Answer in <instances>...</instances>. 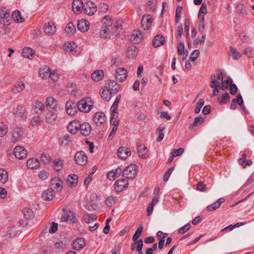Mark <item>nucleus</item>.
Instances as JSON below:
<instances>
[{"label":"nucleus","instance_id":"nucleus-1","mask_svg":"<svg viewBox=\"0 0 254 254\" xmlns=\"http://www.w3.org/2000/svg\"><path fill=\"white\" fill-rule=\"evenodd\" d=\"M120 29V26L116 22L115 23L113 28L102 27L100 32V37L102 38H108L114 34L119 35L120 32L119 30Z\"/></svg>","mask_w":254,"mask_h":254},{"label":"nucleus","instance_id":"nucleus-2","mask_svg":"<svg viewBox=\"0 0 254 254\" xmlns=\"http://www.w3.org/2000/svg\"><path fill=\"white\" fill-rule=\"evenodd\" d=\"M11 141L15 143L21 140L24 136V130L22 127L19 125H15L11 132Z\"/></svg>","mask_w":254,"mask_h":254},{"label":"nucleus","instance_id":"nucleus-3","mask_svg":"<svg viewBox=\"0 0 254 254\" xmlns=\"http://www.w3.org/2000/svg\"><path fill=\"white\" fill-rule=\"evenodd\" d=\"M80 4L82 6V9H80V12L83 11L85 14L88 15H92L96 11V5L92 1H88L85 4H83V3L80 0Z\"/></svg>","mask_w":254,"mask_h":254},{"label":"nucleus","instance_id":"nucleus-4","mask_svg":"<svg viewBox=\"0 0 254 254\" xmlns=\"http://www.w3.org/2000/svg\"><path fill=\"white\" fill-rule=\"evenodd\" d=\"M137 166L135 164H130L123 170V176L128 179H133L135 177Z\"/></svg>","mask_w":254,"mask_h":254},{"label":"nucleus","instance_id":"nucleus-5","mask_svg":"<svg viewBox=\"0 0 254 254\" xmlns=\"http://www.w3.org/2000/svg\"><path fill=\"white\" fill-rule=\"evenodd\" d=\"M65 109L66 113L70 116H74L77 113V110H79V101L73 102L69 101L66 103Z\"/></svg>","mask_w":254,"mask_h":254},{"label":"nucleus","instance_id":"nucleus-6","mask_svg":"<svg viewBox=\"0 0 254 254\" xmlns=\"http://www.w3.org/2000/svg\"><path fill=\"white\" fill-rule=\"evenodd\" d=\"M80 112L85 113L89 112L93 106V102L90 98H86L80 100Z\"/></svg>","mask_w":254,"mask_h":254},{"label":"nucleus","instance_id":"nucleus-7","mask_svg":"<svg viewBox=\"0 0 254 254\" xmlns=\"http://www.w3.org/2000/svg\"><path fill=\"white\" fill-rule=\"evenodd\" d=\"M104 88L110 92V94H115L119 91L120 86L115 80H110L108 81Z\"/></svg>","mask_w":254,"mask_h":254},{"label":"nucleus","instance_id":"nucleus-8","mask_svg":"<svg viewBox=\"0 0 254 254\" xmlns=\"http://www.w3.org/2000/svg\"><path fill=\"white\" fill-rule=\"evenodd\" d=\"M115 76L118 81L122 82L127 79V72L125 68L119 67L116 70Z\"/></svg>","mask_w":254,"mask_h":254},{"label":"nucleus","instance_id":"nucleus-9","mask_svg":"<svg viewBox=\"0 0 254 254\" xmlns=\"http://www.w3.org/2000/svg\"><path fill=\"white\" fill-rule=\"evenodd\" d=\"M210 86L214 88L213 90V95L215 96L218 94L219 88H220V82L216 80V76L212 74L210 76Z\"/></svg>","mask_w":254,"mask_h":254},{"label":"nucleus","instance_id":"nucleus-10","mask_svg":"<svg viewBox=\"0 0 254 254\" xmlns=\"http://www.w3.org/2000/svg\"><path fill=\"white\" fill-rule=\"evenodd\" d=\"M13 154L16 158L19 159H21L27 156V151L23 146H17L14 149Z\"/></svg>","mask_w":254,"mask_h":254},{"label":"nucleus","instance_id":"nucleus-11","mask_svg":"<svg viewBox=\"0 0 254 254\" xmlns=\"http://www.w3.org/2000/svg\"><path fill=\"white\" fill-rule=\"evenodd\" d=\"M131 155L130 150L126 147H120L118 150L117 155L122 160L126 159Z\"/></svg>","mask_w":254,"mask_h":254},{"label":"nucleus","instance_id":"nucleus-12","mask_svg":"<svg viewBox=\"0 0 254 254\" xmlns=\"http://www.w3.org/2000/svg\"><path fill=\"white\" fill-rule=\"evenodd\" d=\"M93 121L96 125H101L106 121L105 115L103 112L96 113L93 116Z\"/></svg>","mask_w":254,"mask_h":254},{"label":"nucleus","instance_id":"nucleus-13","mask_svg":"<svg viewBox=\"0 0 254 254\" xmlns=\"http://www.w3.org/2000/svg\"><path fill=\"white\" fill-rule=\"evenodd\" d=\"M127 181L124 179L117 180L114 184L115 190L118 192H121L127 188Z\"/></svg>","mask_w":254,"mask_h":254},{"label":"nucleus","instance_id":"nucleus-14","mask_svg":"<svg viewBox=\"0 0 254 254\" xmlns=\"http://www.w3.org/2000/svg\"><path fill=\"white\" fill-rule=\"evenodd\" d=\"M57 118V110H48L46 119L47 122L51 124H54Z\"/></svg>","mask_w":254,"mask_h":254},{"label":"nucleus","instance_id":"nucleus-15","mask_svg":"<svg viewBox=\"0 0 254 254\" xmlns=\"http://www.w3.org/2000/svg\"><path fill=\"white\" fill-rule=\"evenodd\" d=\"M152 18L149 15L144 16L142 18L141 24L142 28L144 30H148L151 26Z\"/></svg>","mask_w":254,"mask_h":254},{"label":"nucleus","instance_id":"nucleus-16","mask_svg":"<svg viewBox=\"0 0 254 254\" xmlns=\"http://www.w3.org/2000/svg\"><path fill=\"white\" fill-rule=\"evenodd\" d=\"M57 101L53 97H50L47 99L46 108L48 110H57Z\"/></svg>","mask_w":254,"mask_h":254},{"label":"nucleus","instance_id":"nucleus-17","mask_svg":"<svg viewBox=\"0 0 254 254\" xmlns=\"http://www.w3.org/2000/svg\"><path fill=\"white\" fill-rule=\"evenodd\" d=\"M122 172V169L121 167H118L116 170L109 171L107 174V178L110 180H115L118 178L121 173Z\"/></svg>","mask_w":254,"mask_h":254},{"label":"nucleus","instance_id":"nucleus-18","mask_svg":"<svg viewBox=\"0 0 254 254\" xmlns=\"http://www.w3.org/2000/svg\"><path fill=\"white\" fill-rule=\"evenodd\" d=\"M14 114L15 117L21 118H26V109L25 107L22 105H18L14 110Z\"/></svg>","mask_w":254,"mask_h":254},{"label":"nucleus","instance_id":"nucleus-19","mask_svg":"<svg viewBox=\"0 0 254 254\" xmlns=\"http://www.w3.org/2000/svg\"><path fill=\"white\" fill-rule=\"evenodd\" d=\"M55 196V193L53 188H50L44 191L42 197L45 200H52Z\"/></svg>","mask_w":254,"mask_h":254},{"label":"nucleus","instance_id":"nucleus-20","mask_svg":"<svg viewBox=\"0 0 254 254\" xmlns=\"http://www.w3.org/2000/svg\"><path fill=\"white\" fill-rule=\"evenodd\" d=\"M78 176L75 174L68 175L67 178V184L70 187L75 186L78 181Z\"/></svg>","mask_w":254,"mask_h":254},{"label":"nucleus","instance_id":"nucleus-21","mask_svg":"<svg viewBox=\"0 0 254 254\" xmlns=\"http://www.w3.org/2000/svg\"><path fill=\"white\" fill-rule=\"evenodd\" d=\"M25 88V84L22 81L17 82L12 87L11 92L14 94H18L22 92Z\"/></svg>","mask_w":254,"mask_h":254},{"label":"nucleus","instance_id":"nucleus-22","mask_svg":"<svg viewBox=\"0 0 254 254\" xmlns=\"http://www.w3.org/2000/svg\"><path fill=\"white\" fill-rule=\"evenodd\" d=\"M224 201L225 199L224 198H220L216 202L207 207V211H212L218 209L220 206L221 204L224 203Z\"/></svg>","mask_w":254,"mask_h":254},{"label":"nucleus","instance_id":"nucleus-23","mask_svg":"<svg viewBox=\"0 0 254 254\" xmlns=\"http://www.w3.org/2000/svg\"><path fill=\"white\" fill-rule=\"evenodd\" d=\"M165 42V39L164 37L160 35L155 36L152 41L153 45L155 47H158L164 44Z\"/></svg>","mask_w":254,"mask_h":254},{"label":"nucleus","instance_id":"nucleus-24","mask_svg":"<svg viewBox=\"0 0 254 254\" xmlns=\"http://www.w3.org/2000/svg\"><path fill=\"white\" fill-rule=\"evenodd\" d=\"M91 130V127L89 123H84L80 124V134L84 136L88 135Z\"/></svg>","mask_w":254,"mask_h":254},{"label":"nucleus","instance_id":"nucleus-25","mask_svg":"<svg viewBox=\"0 0 254 254\" xmlns=\"http://www.w3.org/2000/svg\"><path fill=\"white\" fill-rule=\"evenodd\" d=\"M27 167L31 169H35L40 166L39 161L35 158L28 159L27 161Z\"/></svg>","mask_w":254,"mask_h":254},{"label":"nucleus","instance_id":"nucleus-26","mask_svg":"<svg viewBox=\"0 0 254 254\" xmlns=\"http://www.w3.org/2000/svg\"><path fill=\"white\" fill-rule=\"evenodd\" d=\"M51 186L58 191L63 189V182L58 178H54L51 180Z\"/></svg>","mask_w":254,"mask_h":254},{"label":"nucleus","instance_id":"nucleus-27","mask_svg":"<svg viewBox=\"0 0 254 254\" xmlns=\"http://www.w3.org/2000/svg\"><path fill=\"white\" fill-rule=\"evenodd\" d=\"M104 73L102 70H97L93 72L91 75V78L93 80L98 81L102 79L104 77Z\"/></svg>","mask_w":254,"mask_h":254},{"label":"nucleus","instance_id":"nucleus-28","mask_svg":"<svg viewBox=\"0 0 254 254\" xmlns=\"http://www.w3.org/2000/svg\"><path fill=\"white\" fill-rule=\"evenodd\" d=\"M13 20L17 23H22L24 22V18L21 15L20 11L18 10H14L11 15Z\"/></svg>","mask_w":254,"mask_h":254},{"label":"nucleus","instance_id":"nucleus-29","mask_svg":"<svg viewBox=\"0 0 254 254\" xmlns=\"http://www.w3.org/2000/svg\"><path fill=\"white\" fill-rule=\"evenodd\" d=\"M127 57L130 59H133L138 54L137 48L134 46H131L128 47L127 52Z\"/></svg>","mask_w":254,"mask_h":254},{"label":"nucleus","instance_id":"nucleus-30","mask_svg":"<svg viewBox=\"0 0 254 254\" xmlns=\"http://www.w3.org/2000/svg\"><path fill=\"white\" fill-rule=\"evenodd\" d=\"M76 48V46L73 42H66L64 45V51L67 53H69L70 54H73V53L75 52L74 50Z\"/></svg>","mask_w":254,"mask_h":254},{"label":"nucleus","instance_id":"nucleus-31","mask_svg":"<svg viewBox=\"0 0 254 254\" xmlns=\"http://www.w3.org/2000/svg\"><path fill=\"white\" fill-rule=\"evenodd\" d=\"M44 31L49 35H53L56 32V27L53 23L49 22L44 26Z\"/></svg>","mask_w":254,"mask_h":254},{"label":"nucleus","instance_id":"nucleus-32","mask_svg":"<svg viewBox=\"0 0 254 254\" xmlns=\"http://www.w3.org/2000/svg\"><path fill=\"white\" fill-rule=\"evenodd\" d=\"M102 23L104 27L114 28V26H112L113 20L111 16L106 15L102 19Z\"/></svg>","mask_w":254,"mask_h":254},{"label":"nucleus","instance_id":"nucleus-33","mask_svg":"<svg viewBox=\"0 0 254 254\" xmlns=\"http://www.w3.org/2000/svg\"><path fill=\"white\" fill-rule=\"evenodd\" d=\"M228 54L234 60H238L241 57V54L235 48L230 47Z\"/></svg>","mask_w":254,"mask_h":254},{"label":"nucleus","instance_id":"nucleus-34","mask_svg":"<svg viewBox=\"0 0 254 254\" xmlns=\"http://www.w3.org/2000/svg\"><path fill=\"white\" fill-rule=\"evenodd\" d=\"M8 180V174L7 171L4 169H0V182L5 184Z\"/></svg>","mask_w":254,"mask_h":254},{"label":"nucleus","instance_id":"nucleus-35","mask_svg":"<svg viewBox=\"0 0 254 254\" xmlns=\"http://www.w3.org/2000/svg\"><path fill=\"white\" fill-rule=\"evenodd\" d=\"M34 53L33 50L30 48H25L23 49L22 55L24 57L32 59L33 57Z\"/></svg>","mask_w":254,"mask_h":254},{"label":"nucleus","instance_id":"nucleus-36","mask_svg":"<svg viewBox=\"0 0 254 254\" xmlns=\"http://www.w3.org/2000/svg\"><path fill=\"white\" fill-rule=\"evenodd\" d=\"M89 28V22L85 19H80V32H85Z\"/></svg>","mask_w":254,"mask_h":254},{"label":"nucleus","instance_id":"nucleus-37","mask_svg":"<svg viewBox=\"0 0 254 254\" xmlns=\"http://www.w3.org/2000/svg\"><path fill=\"white\" fill-rule=\"evenodd\" d=\"M65 31L69 35H72L75 33L76 29L72 22H69L67 24L65 28Z\"/></svg>","mask_w":254,"mask_h":254},{"label":"nucleus","instance_id":"nucleus-38","mask_svg":"<svg viewBox=\"0 0 254 254\" xmlns=\"http://www.w3.org/2000/svg\"><path fill=\"white\" fill-rule=\"evenodd\" d=\"M137 153L140 157H145L147 153V147L143 144L139 145L137 147Z\"/></svg>","mask_w":254,"mask_h":254},{"label":"nucleus","instance_id":"nucleus-39","mask_svg":"<svg viewBox=\"0 0 254 254\" xmlns=\"http://www.w3.org/2000/svg\"><path fill=\"white\" fill-rule=\"evenodd\" d=\"M50 72V68L48 66H45L40 69L39 74L43 78H46L49 77Z\"/></svg>","mask_w":254,"mask_h":254},{"label":"nucleus","instance_id":"nucleus-40","mask_svg":"<svg viewBox=\"0 0 254 254\" xmlns=\"http://www.w3.org/2000/svg\"><path fill=\"white\" fill-rule=\"evenodd\" d=\"M237 11L243 16H245L248 14L247 7L242 3L238 4L237 5Z\"/></svg>","mask_w":254,"mask_h":254},{"label":"nucleus","instance_id":"nucleus-41","mask_svg":"<svg viewBox=\"0 0 254 254\" xmlns=\"http://www.w3.org/2000/svg\"><path fill=\"white\" fill-rule=\"evenodd\" d=\"M23 214L24 218L26 219H31L34 217L32 210L29 208H24L23 210Z\"/></svg>","mask_w":254,"mask_h":254},{"label":"nucleus","instance_id":"nucleus-42","mask_svg":"<svg viewBox=\"0 0 254 254\" xmlns=\"http://www.w3.org/2000/svg\"><path fill=\"white\" fill-rule=\"evenodd\" d=\"M143 225H139L132 237V241L133 242H136L137 240H138V238L140 237V236L141 235L142 232L143 231Z\"/></svg>","mask_w":254,"mask_h":254},{"label":"nucleus","instance_id":"nucleus-43","mask_svg":"<svg viewBox=\"0 0 254 254\" xmlns=\"http://www.w3.org/2000/svg\"><path fill=\"white\" fill-rule=\"evenodd\" d=\"M230 99V96L229 94L227 92H225L218 98V102L220 104H226Z\"/></svg>","mask_w":254,"mask_h":254},{"label":"nucleus","instance_id":"nucleus-44","mask_svg":"<svg viewBox=\"0 0 254 254\" xmlns=\"http://www.w3.org/2000/svg\"><path fill=\"white\" fill-rule=\"evenodd\" d=\"M9 16H10V11L5 7L0 8V19L3 18H9Z\"/></svg>","mask_w":254,"mask_h":254},{"label":"nucleus","instance_id":"nucleus-45","mask_svg":"<svg viewBox=\"0 0 254 254\" xmlns=\"http://www.w3.org/2000/svg\"><path fill=\"white\" fill-rule=\"evenodd\" d=\"M101 97L105 100L109 101L110 100L112 97V94H110L105 88L103 89L102 91L100 93Z\"/></svg>","mask_w":254,"mask_h":254},{"label":"nucleus","instance_id":"nucleus-46","mask_svg":"<svg viewBox=\"0 0 254 254\" xmlns=\"http://www.w3.org/2000/svg\"><path fill=\"white\" fill-rule=\"evenodd\" d=\"M83 219L85 223L87 224L91 223L94 222L96 219L97 217L96 215H90L89 214H85L83 215Z\"/></svg>","mask_w":254,"mask_h":254},{"label":"nucleus","instance_id":"nucleus-47","mask_svg":"<svg viewBox=\"0 0 254 254\" xmlns=\"http://www.w3.org/2000/svg\"><path fill=\"white\" fill-rule=\"evenodd\" d=\"M165 127H162V128H157L156 130V134L158 135L156 140L158 142L162 141L164 138V134L163 131L165 130Z\"/></svg>","mask_w":254,"mask_h":254},{"label":"nucleus","instance_id":"nucleus-48","mask_svg":"<svg viewBox=\"0 0 254 254\" xmlns=\"http://www.w3.org/2000/svg\"><path fill=\"white\" fill-rule=\"evenodd\" d=\"M232 82V79L230 77L228 76L225 81H223V83L221 84L222 85L221 86L220 88L222 90H225L228 88L229 86H230V85L231 84Z\"/></svg>","mask_w":254,"mask_h":254},{"label":"nucleus","instance_id":"nucleus-49","mask_svg":"<svg viewBox=\"0 0 254 254\" xmlns=\"http://www.w3.org/2000/svg\"><path fill=\"white\" fill-rule=\"evenodd\" d=\"M7 131V126L3 122L0 123V137H3L5 135Z\"/></svg>","mask_w":254,"mask_h":254},{"label":"nucleus","instance_id":"nucleus-50","mask_svg":"<svg viewBox=\"0 0 254 254\" xmlns=\"http://www.w3.org/2000/svg\"><path fill=\"white\" fill-rule=\"evenodd\" d=\"M53 167L55 171H60L63 167V162L62 160H54L53 163Z\"/></svg>","mask_w":254,"mask_h":254},{"label":"nucleus","instance_id":"nucleus-51","mask_svg":"<svg viewBox=\"0 0 254 254\" xmlns=\"http://www.w3.org/2000/svg\"><path fill=\"white\" fill-rule=\"evenodd\" d=\"M207 13V7L206 4L205 3L202 4L200 8L199 9L198 16L199 18H201L202 16H203L204 18V15Z\"/></svg>","mask_w":254,"mask_h":254},{"label":"nucleus","instance_id":"nucleus-52","mask_svg":"<svg viewBox=\"0 0 254 254\" xmlns=\"http://www.w3.org/2000/svg\"><path fill=\"white\" fill-rule=\"evenodd\" d=\"M110 122V124L114 127H118L119 120L118 118V115H111Z\"/></svg>","mask_w":254,"mask_h":254},{"label":"nucleus","instance_id":"nucleus-53","mask_svg":"<svg viewBox=\"0 0 254 254\" xmlns=\"http://www.w3.org/2000/svg\"><path fill=\"white\" fill-rule=\"evenodd\" d=\"M117 200L116 197L110 196L107 197L105 201V204L108 206H112L116 203Z\"/></svg>","mask_w":254,"mask_h":254},{"label":"nucleus","instance_id":"nucleus-54","mask_svg":"<svg viewBox=\"0 0 254 254\" xmlns=\"http://www.w3.org/2000/svg\"><path fill=\"white\" fill-rule=\"evenodd\" d=\"M72 4L73 12L78 14L79 12V0H74Z\"/></svg>","mask_w":254,"mask_h":254},{"label":"nucleus","instance_id":"nucleus-55","mask_svg":"<svg viewBox=\"0 0 254 254\" xmlns=\"http://www.w3.org/2000/svg\"><path fill=\"white\" fill-rule=\"evenodd\" d=\"M45 109V105L44 103L39 101L36 102L35 104V110L38 112V111H43Z\"/></svg>","mask_w":254,"mask_h":254},{"label":"nucleus","instance_id":"nucleus-56","mask_svg":"<svg viewBox=\"0 0 254 254\" xmlns=\"http://www.w3.org/2000/svg\"><path fill=\"white\" fill-rule=\"evenodd\" d=\"M40 159L45 164H47L50 162L51 158L49 155L43 153L41 155Z\"/></svg>","mask_w":254,"mask_h":254},{"label":"nucleus","instance_id":"nucleus-57","mask_svg":"<svg viewBox=\"0 0 254 254\" xmlns=\"http://www.w3.org/2000/svg\"><path fill=\"white\" fill-rule=\"evenodd\" d=\"M216 76V80L220 82V84L223 83V75L221 70L219 69L216 71V74H214Z\"/></svg>","mask_w":254,"mask_h":254},{"label":"nucleus","instance_id":"nucleus-58","mask_svg":"<svg viewBox=\"0 0 254 254\" xmlns=\"http://www.w3.org/2000/svg\"><path fill=\"white\" fill-rule=\"evenodd\" d=\"M204 104V101L203 99H200L196 103L194 112L195 113L198 114L200 111L201 107Z\"/></svg>","mask_w":254,"mask_h":254},{"label":"nucleus","instance_id":"nucleus-59","mask_svg":"<svg viewBox=\"0 0 254 254\" xmlns=\"http://www.w3.org/2000/svg\"><path fill=\"white\" fill-rule=\"evenodd\" d=\"M80 165H85L87 162V157L84 152L80 151Z\"/></svg>","mask_w":254,"mask_h":254},{"label":"nucleus","instance_id":"nucleus-60","mask_svg":"<svg viewBox=\"0 0 254 254\" xmlns=\"http://www.w3.org/2000/svg\"><path fill=\"white\" fill-rule=\"evenodd\" d=\"M190 227L191 225L189 223L185 226L181 227L178 230V233L181 234H184L190 229Z\"/></svg>","mask_w":254,"mask_h":254},{"label":"nucleus","instance_id":"nucleus-61","mask_svg":"<svg viewBox=\"0 0 254 254\" xmlns=\"http://www.w3.org/2000/svg\"><path fill=\"white\" fill-rule=\"evenodd\" d=\"M70 141L69 135H65L62 138L61 145L63 146H67L69 145V143Z\"/></svg>","mask_w":254,"mask_h":254},{"label":"nucleus","instance_id":"nucleus-62","mask_svg":"<svg viewBox=\"0 0 254 254\" xmlns=\"http://www.w3.org/2000/svg\"><path fill=\"white\" fill-rule=\"evenodd\" d=\"M78 128V129H79V121L78 120L71 121L67 126V128Z\"/></svg>","mask_w":254,"mask_h":254},{"label":"nucleus","instance_id":"nucleus-63","mask_svg":"<svg viewBox=\"0 0 254 254\" xmlns=\"http://www.w3.org/2000/svg\"><path fill=\"white\" fill-rule=\"evenodd\" d=\"M186 52L185 51V45L183 42H180L178 46V55H182L184 53Z\"/></svg>","mask_w":254,"mask_h":254},{"label":"nucleus","instance_id":"nucleus-64","mask_svg":"<svg viewBox=\"0 0 254 254\" xmlns=\"http://www.w3.org/2000/svg\"><path fill=\"white\" fill-rule=\"evenodd\" d=\"M204 122V119L202 117H196L194 119V122H193L192 126V127H196L201 125Z\"/></svg>","mask_w":254,"mask_h":254}]
</instances>
